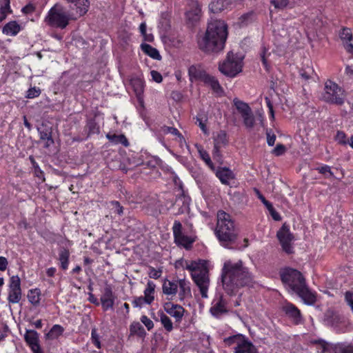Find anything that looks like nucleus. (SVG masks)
I'll return each mask as SVG.
<instances>
[{
  "label": "nucleus",
  "mask_w": 353,
  "mask_h": 353,
  "mask_svg": "<svg viewBox=\"0 0 353 353\" xmlns=\"http://www.w3.org/2000/svg\"><path fill=\"white\" fill-rule=\"evenodd\" d=\"M251 283L252 276L241 260L236 263L231 260L225 261L221 271V283L228 295H235L239 288Z\"/></svg>",
  "instance_id": "obj_1"
},
{
  "label": "nucleus",
  "mask_w": 353,
  "mask_h": 353,
  "mask_svg": "<svg viewBox=\"0 0 353 353\" xmlns=\"http://www.w3.org/2000/svg\"><path fill=\"white\" fill-rule=\"evenodd\" d=\"M227 37L228 30L225 22L213 20L208 23L204 36L199 39V48L207 53H217L223 49Z\"/></svg>",
  "instance_id": "obj_2"
},
{
  "label": "nucleus",
  "mask_w": 353,
  "mask_h": 353,
  "mask_svg": "<svg viewBox=\"0 0 353 353\" xmlns=\"http://www.w3.org/2000/svg\"><path fill=\"white\" fill-rule=\"evenodd\" d=\"M282 282L296 293L307 305H313L316 301V294L306 284L301 272L292 268H286L280 272Z\"/></svg>",
  "instance_id": "obj_3"
},
{
  "label": "nucleus",
  "mask_w": 353,
  "mask_h": 353,
  "mask_svg": "<svg viewBox=\"0 0 353 353\" xmlns=\"http://www.w3.org/2000/svg\"><path fill=\"white\" fill-rule=\"evenodd\" d=\"M215 234L221 244L225 248H230L237 239L238 231L235 228L233 221L230 214L219 211L217 213V223Z\"/></svg>",
  "instance_id": "obj_4"
},
{
  "label": "nucleus",
  "mask_w": 353,
  "mask_h": 353,
  "mask_svg": "<svg viewBox=\"0 0 353 353\" xmlns=\"http://www.w3.org/2000/svg\"><path fill=\"white\" fill-rule=\"evenodd\" d=\"M70 20V15L59 3H56L50 9L44 19V21L48 26L61 29H64L69 24Z\"/></svg>",
  "instance_id": "obj_5"
},
{
  "label": "nucleus",
  "mask_w": 353,
  "mask_h": 353,
  "mask_svg": "<svg viewBox=\"0 0 353 353\" xmlns=\"http://www.w3.org/2000/svg\"><path fill=\"white\" fill-rule=\"evenodd\" d=\"M243 59L242 56L229 52L225 60L219 64V71L227 77H236L242 71Z\"/></svg>",
  "instance_id": "obj_6"
},
{
  "label": "nucleus",
  "mask_w": 353,
  "mask_h": 353,
  "mask_svg": "<svg viewBox=\"0 0 353 353\" xmlns=\"http://www.w3.org/2000/svg\"><path fill=\"white\" fill-rule=\"evenodd\" d=\"M323 98L327 103L341 105L344 103L345 94L336 83L327 80L325 83Z\"/></svg>",
  "instance_id": "obj_7"
},
{
  "label": "nucleus",
  "mask_w": 353,
  "mask_h": 353,
  "mask_svg": "<svg viewBox=\"0 0 353 353\" xmlns=\"http://www.w3.org/2000/svg\"><path fill=\"white\" fill-rule=\"evenodd\" d=\"M228 344H236L234 353H259L254 344L243 335L239 334L228 338L225 340Z\"/></svg>",
  "instance_id": "obj_8"
},
{
  "label": "nucleus",
  "mask_w": 353,
  "mask_h": 353,
  "mask_svg": "<svg viewBox=\"0 0 353 353\" xmlns=\"http://www.w3.org/2000/svg\"><path fill=\"white\" fill-rule=\"evenodd\" d=\"M192 279L199 288L202 298H208L210 286L209 272L207 268H201V271H196L191 274Z\"/></svg>",
  "instance_id": "obj_9"
},
{
  "label": "nucleus",
  "mask_w": 353,
  "mask_h": 353,
  "mask_svg": "<svg viewBox=\"0 0 353 353\" xmlns=\"http://www.w3.org/2000/svg\"><path fill=\"white\" fill-rule=\"evenodd\" d=\"M233 103L239 114H241L246 128H252L254 125L255 119L249 105L237 98L234 99Z\"/></svg>",
  "instance_id": "obj_10"
},
{
  "label": "nucleus",
  "mask_w": 353,
  "mask_h": 353,
  "mask_svg": "<svg viewBox=\"0 0 353 353\" xmlns=\"http://www.w3.org/2000/svg\"><path fill=\"white\" fill-rule=\"evenodd\" d=\"M276 236L279 240L283 251L288 254L292 253L293 248L292 246V241L294 239V236L290 232L288 227L284 224L277 232Z\"/></svg>",
  "instance_id": "obj_11"
},
{
  "label": "nucleus",
  "mask_w": 353,
  "mask_h": 353,
  "mask_svg": "<svg viewBox=\"0 0 353 353\" xmlns=\"http://www.w3.org/2000/svg\"><path fill=\"white\" fill-rule=\"evenodd\" d=\"M21 299V280L18 276L10 279L8 300L10 303H18Z\"/></svg>",
  "instance_id": "obj_12"
},
{
  "label": "nucleus",
  "mask_w": 353,
  "mask_h": 353,
  "mask_svg": "<svg viewBox=\"0 0 353 353\" xmlns=\"http://www.w3.org/2000/svg\"><path fill=\"white\" fill-rule=\"evenodd\" d=\"M182 224L179 221H175L172 228L174 241L177 245L188 249L194 241L182 233Z\"/></svg>",
  "instance_id": "obj_13"
},
{
  "label": "nucleus",
  "mask_w": 353,
  "mask_h": 353,
  "mask_svg": "<svg viewBox=\"0 0 353 353\" xmlns=\"http://www.w3.org/2000/svg\"><path fill=\"white\" fill-rule=\"evenodd\" d=\"M210 312L216 318H219L222 315L228 313L229 310L227 308V301L223 298V294H219V296L213 300Z\"/></svg>",
  "instance_id": "obj_14"
},
{
  "label": "nucleus",
  "mask_w": 353,
  "mask_h": 353,
  "mask_svg": "<svg viewBox=\"0 0 353 353\" xmlns=\"http://www.w3.org/2000/svg\"><path fill=\"white\" fill-rule=\"evenodd\" d=\"M24 339L33 353H43L39 344V334L35 330H26Z\"/></svg>",
  "instance_id": "obj_15"
},
{
  "label": "nucleus",
  "mask_w": 353,
  "mask_h": 353,
  "mask_svg": "<svg viewBox=\"0 0 353 353\" xmlns=\"http://www.w3.org/2000/svg\"><path fill=\"white\" fill-rule=\"evenodd\" d=\"M100 300L103 310H108L113 307L114 296L110 285H106L104 288L103 292Z\"/></svg>",
  "instance_id": "obj_16"
},
{
  "label": "nucleus",
  "mask_w": 353,
  "mask_h": 353,
  "mask_svg": "<svg viewBox=\"0 0 353 353\" xmlns=\"http://www.w3.org/2000/svg\"><path fill=\"white\" fill-rule=\"evenodd\" d=\"M189 9L186 11L185 15L187 19L192 23L199 20L201 9L198 1L191 0L188 4Z\"/></svg>",
  "instance_id": "obj_17"
},
{
  "label": "nucleus",
  "mask_w": 353,
  "mask_h": 353,
  "mask_svg": "<svg viewBox=\"0 0 353 353\" xmlns=\"http://www.w3.org/2000/svg\"><path fill=\"white\" fill-rule=\"evenodd\" d=\"M283 310L292 319L294 323L299 324L302 321L300 310L292 303H286L283 306Z\"/></svg>",
  "instance_id": "obj_18"
},
{
  "label": "nucleus",
  "mask_w": 353,
  "mask_h": 353,
  "mask_svg": "<svg viewBox=\"0 0 353 353\" xmlns=\"http://www.w3.org/2000/svg\"><path fill=\"white\" fill-rule=\"evenodd\" d=\"M163 307L168 314L176 319V321H181L185 311L182 306L168 302L164 304Z\"/></svg>",
  "instance_id": "obj_19"
},
{
  "label": "nucleus",
  "mask_w": 353,
  "mask_h": 353,
  "mask_svg": "<svg viewBox=\"0 0 353 353\" xmlns=\"http://www.w3.org/2000/svg\"><path fill=\"white\" fill-rule=\"evenodd\" d=\"M130 85L137 96L139 103L143 107V94L144 91L143 81L139 77H134L130 79Z\"/></svg>",
  "instance_id": "obj_20"
},
{
  "label": "nucleus",
  "mask_w": 353,
  "mask_h": 353,
  "mask_svg": "<svg viewBox=\"0 0 353 353\" xmlns=\"http://www.w3.org/2000/svg\"><path fill=\"white\" fill-rule=\"evenodd\" d=\"M216 175L221 182L225 185H230V181L235 178L233 172L225 167L219 168L216 172Z\"/></svg>",
  "instance_id": "obj_21"
},
{
  "label": "nucleus",
  "mask_w": 353,
  "mask_h": 353,
  "mask_svg": "<svg viewBox=\"0 0 353 353\" xmlns=\"http://www.w3.org/2000/svg\"><path fill=\"white\" fill-rule=\"evenodd\" d=\"M188 74L191 81L199 80L203 81L208 75L200 65H191L188 69Z\"/></svg>",
  "instance_id": "obj_22"
},
{
  "label": "nucleus",
  "mask_w": 353,
  "mask_h": 353,
  "mask_svg": "<svg viewBox=\"0 0 353 353\" xmlns=\"http://www.w3.org/2000/svg\"><path fill=\"white\" fill-rule=\"evenodd\" d=\"M205 85L210 87L214 93L221 96L223 94V90L218 80L214 77L208 74L205 77L203 81Z\"/></svg>",
  "instance_id": "obj_23"
},
{
  "label": "nucleus",
  "mask_w": 353,
  "mask_h": 353,
  "mask_svg": "<svg viewBox=\"0 0 353 353\" xmlns=\"http://www.w3.org/2000/svg\"><path fill=\"white\" fill-rule=\"evenodd\" d=\"M38 131L39 133L40 139L46 141V143L44 145L45 148H49L54 144V142L52 136V132L51 128L46 127L43 129L38 128Z\"/></svg>",
  "instance_id": "obj_24"
},
{
  "label": "nucleus",
  "mask_w": 353,
  "mask_h": 353,
  "mask_svg": "<svg viewBox=\"0 0 353 353\" xmlns=\"http://www.w3.org/2000/svg\"><path fill=\"white\" fill-rule=\"evenodd\" d=\"M299 74L302 79L305 81L310 80L315 81L317 75L312 65H306L299 70Z\"/></svg>",
  "instance_id": "obj_25"
},
{
  "label": "nucleus",
  "mask_w": 353,
  "mask_h": 353,
  "mask_svg": "<svg viewBox=\"0 0 353 353\" xmlns=\"http://www.w3.org/2000/svg\"><path fill=\"white\" fill-rule=\"evenodd\" d=\"M21 29L20 25L16 21H12L3 26L2 32L6 35L15 36L20 32Z\"/></svg>",
  "instance_id": "obj_26"
},
{
  "label": "nucleus",
  "mask_w": 353,
  "mask_h": 353,
  "mask_svg": "<svg viewBox=\"0 0 353 353\" xmlns=\"http://www.w3.org/2000/svg\"><path fill=\"white\" fill-rule=\"evenodd\" d=\"M163 294L174 296L178 292V284L177 281H171L170 280H165L163 284Z\"/></svg>",
  "instance_id": "obj_27"
},
{
  "label": "nucleus",
  "mask_w": 353,
  "mask_h": 353,
  "mask_svg": "<svg viewBox=\"0 0 353 353\" xmlns=\"http://www.w3.org/2000/svg\"><path fill=\"white\" fill-rule=\"evenodd\" d=\"M178 287L179 288V298L181 300L184 299L186 296L191 295V290L190 283L185 279L177 281Z\"/></svg>",
  "instance_id": "obj_28"
},
{
  "label": "nucleus",
  "mask_w": 353,
  "mask_h": 353,
  "mask_svg": "<svg viewBox=\"0 0 353 353\" xmlns=\"http://www.w3.org/2000/svg\"><path fill=\"white\" fill-rule=\"evenodd\" d=\"M230 4L228 0H214L209 5V8L211 12L218 13L225 10Z\"/></svg>",
  "instance_id": "obj_29"
},
{
  "label": "nucleus",
  "mask_w": 353,
  "mask_h": 353,
  "mask_svg": "<svg viewBox=\"0 0 353 353\" xmlns=\"http://www.w3.org/2000/svg\"><path fill=\"white\" fill-rule=\"evenodd\" d=\"M333 353H353V344L338 343L332 347Z\"/></svg>",
  "instance_id": "obj_30"
},
{
  "label": "nucleus",
  "mask_w": 353,
  "mask_h": 353,
  "mask_svg": "<svg viewBox=\"0 0 353 353\" xmlns=\"http://www.w3.org/2000/svg\"><path fill=\"white\" fill-rule=\"evenodd\" d=\"M141 48L145 54H146L151 58L156 60L161 59V56L160 55L157 49L153 48L152 46L147 43H142L141 45Z\"/></svg>",
  "instance_id": "obj_31"
},
{
  "label": "nucleus",
  "mask_w": 353,
  "mask_h": 353,
  "mask_svg": "<svg viewBox=\"0 0 353 353\" xmlns=\"http://www.w3.org/2000/svg\"><path fill=\"white\" fill-rule=\"evenodd\" d=\"M213 139L214 145H215L216 147H224L228 143L227 133L223 130L217 132L214 135Z\"/></svg>",
  "instance_id": "obj_32"
},
{
  "label": "nucleus",
  "mask_w": 353,
  "mask_h": 353,
  "mask_svg": "<svg viewBox=\"0 0 353 353\" xmlns=\"http://www.w3.org/2000/svg\"><path fill=\"white\" fill-rule=\"evenodd\" d=\"M106 138L110 142L114 144L121 143L125 147L129 145V142L124 134H115L108 133L106 134Z\"/></svg>",
  "instance_id": "obj_33"
},
{
  "label": "nucleus",
  "mask_w": 353,
  "mask_h": 353,
  "mask_svg": "<svg viewBox=\"0 0 353 353\" xmlns=\"http://www.w3.org/2000/svg\"><path fill=\"white\" fill-rule=\"evenodd\" d=\"M41 292L39 289L30 290L28 294V301L34 306H37L40 303Z\"/></svg>",
  "instance_id": "obj_34"
},
{
  "label": "nucleus",
  "mask_w": 353,
  "mask_h": 353,
  "mask_svg": "<svg viewBox=\"0 0 353 353\" xmlns=\"http://www.w3.org/2000/svg\"><path fill=\"white\" fill-rule=\"evenodd\" d=\"M130 331L131 334H137L141 337L145 334L143 327L139 322H133L130 325Z\"/></svg>",
  "instance_id": "obj_35"
},
{
  "label": "nucleus",
  "mask_w": 353,
  "mask_h": 353,
  "mask_svg": "<svg viewBox=\"0 0 353 353\" xmlns=\"http://www.w3.org/2000/svg\"><path fill=\"white\" fill-rule=\"evenodd\" d=\"M70 253L68 250L62 249L59 252V260L61 263V267L63 270H66L68 266V259Z\"/></svg>",
  "instance_id": "obj_36"
},
{
  "label": "nucleus",
  "mask_w": 353,
  "mask_h": 353,
  "mask_svg": "<svg viewBox=\"0 0 353 353\" xmlns=\"http://www.w3.org/2000/svg\"><path fill=\"white\" fill-rule=\"evenodd\" d=\"M10 1H5L3 5L0 7V23L2 22L7 17L8 14L12 13V10L10 8Z\"/></svg>",
  "instance_id": "obj_37"
},
{
  "label": "nucleus",
  "mask_w": 353,
  "mask_h": 353,
  "mask_svg": "<svg viewBox=\"0 0 353 353\" xmlns=\"http://www.w3.org/2000/svg\"><path fill=\"white\" fill-rule=\"evenodd\" d=\"M63 328L59 325H54L47 334V336L50 339H56L61 335L63 332Z\"/></svg>",
  "instance_id": "obj_38"
},
{
  "label": "nucleus",
  "mask_w": 353,
  "mask_h": 353,
  "mask_svg": "<svg viewBox=\"0 0 353 353\" xmlns=\"http://www.w3.org/2000/svg\"><path fill=\"white\" fill-rule=\"evenodd\" d=\"M154 300V297H145V296H139L136 298L132 304L134 307H141L144 303L150 304Z\"/></svg>",
  "instance_id": "obj_39"
},
{
  "label": "nucleus",
  "mask_w": 353,
  "mask_h": 353,
  "mask_svg": "<svg viewBox=\"0 0 353 353\" xmlns=\"http://www.w3.org/2000/svg\"><path fill=\"white\" fill-rule=\"evenodd\" d=\"M160 320L164 328L168 332H170L172 330L173 325L170 319L163 312L161 313L160 314Z\"/></svg>",
  "instance_id": "obj_40"
},
{
  "label": "nucleus",
  "mask_w": 353,
  "mask_h": 353,
  "mask_svg": "<svg viewBox=\"0 0 353 353\" xmlns=\"http://www.w3.org/2000/svg\"><path fill=\"white\" fill-rule=\"evenodd\" d=\"M340 38L346 43L353 39L352 31L350 28H343L340 32Z\"/></svg>",
  "instance_id": "obj_41"
},
{
  "label": "nucleus",
  "mask_w": 353,
  "mask_h": 353,
  "mask_svg": "<svg viewBox=\"0 0 353 353\" xmlns=\"http://www.w3.org/2000/svg\"><path fill=\"white\" fill-rule=\"evenodd\" d=\"M336 141L341 145H347L349 141L347 140V137L343 131H338L335 137Z\"/></svg>",
  "instance_id": "obj_42"
},
{
  "label": "nucleus",
  "mask_w": 353,
  "mask_h": 353,
  "mask_svg": "<svg viewBox=\"0 0 353 353\" xmlns=\"http://www.w3.org/2000/svg\"><path fill=\"white\" fill-rule=\"evenodd\" d=\"M199 152L201 159L205 162V163L208 166H210L211 168L213 169L214 168L213 163L211 161L209 154L203 150H199Z\"/></svg>",
  "instance_id": "obj_43"
},
{
  "label": "nucleus",
  "mask_w": 353,
  "mask_h": 353,
  "mask_svg": "<svg viewBox=\"0 0 353 353\" xmlns=\"http://www.w3.org/2000/svg\"><path fill=\"white\" fill-rule=\"evenodd\" d=\"M155 285L152 281H148L147 283V288H145L144 291V294L145 297H154L152 294L154 292Z\"/></svg>",
  "instance_id": "obj_44"
},
{
  "label": "nucleus",
  "mask_w": 353,
  "mask_h": 353,
  "mask_svg": "<svg viewBox=\"0 0 353 353\" xmlns=\"http://www.w3.org/2000/svg\"><path fill=\"white\" fill-rule=\"evenodd\" d=\"M288 3V0H271V3L278 9L285 8Z\"/></svg>",
  "instance_id": "obj_45"
},
{
  "label": "nucleus",
  "mask_w": 353,
  "mask_h": 353,
  "mask_svg": "<svg viewBox=\"0 0 353 353\" xmlns=\"http://www.w3.org/2000/svg\"><path fill=\"white\" fill-rule=\"evenodd\" d=\"M91 336L92 343L97 347V348H101V342L96 328H93L92 330Z\"/></svg>",
  "instance_id": "obj_46"
},
{
  "label": "nucleus",
  "mask_w": 353,
  "mask_h": 353,
  "mask_svg": "<svg viewBox=\"0 0 353 353\" xmlns=\"http://www.w3.org/2000/svg\"><path fill=\"white\" fill-rule=\"evenodd\" d=\"M41 94V90L35 87L30 88L26 94V97L28 99H33L38 97Z\"/></svg>",
  "instance_id": "obj_47"
},
{
  "label": "nucleus",
  "mask_w": 353,
  "mask_h": 353,
  "mask_svg": "<svg viewBox=\"0 0 353 353\" xmlns=\"http://www.w3.org/2000/svg\"><path fill=\"white\" fill-rule=\"evenodd\" d=\"M267 143L270 146L274 145L276 141V135L272 133V130H266Z\"/></svg>",
  "instance_id": "obj_48"
},
{
  "label": "nucleus",
  "mask_w": 353,
  "mask_h": 353,
  "mask_svg": "<svg viewBox=\"0 0 353 353\" xmlns=\"http://www.w3.org/2000/svg\"><path fill=\"white\" fill-rule=\"evenodd\" d=\"M285 150H286V149H285V145H283V144H278L274 148V150H272V153L273 154H274L275 156L278 157V156H281L283 154H284Z\"/></svg>",
  "instance_id": "obj_49"
},
{
  "label": "nucleus",
  "mask_w": 353,
  "mask_h": 353,
  "mask_svg": "<svg viewBox=\"0 0 353 353\" xmlns=\"http://www.w3.org/2000/svg\"><path fill=\"white\" fill-rule=\"evenodd\" d=\"M317 170L321 174H325L327 177L328 176H334V174L331 171L330 167L328 165H324L320 168H318Z\"/></svg>",
  "instance_id": "obj_50"
},
{
  "label": "nucleus",
  "mask_w": 353,
  "mask_h": 353,
  "mask_svg": "<svg viewBox=\"0 0 353 353\" xmlns=\"http://www.w3.org/2000/svg\"><path fill=\"white\" fill-rule=\"evenodd\" d=\"M148 275L150 278L155 279H159L161 275V270H156L155 268H154L153 267H150Z\"/></svg>",
  "instance_id": "obj_51"
},
{
  "label": "nucleus",
  "mask_w": 353,
  "mask_h": 353,
  "mask_svg": "<svg viewBox=\"0 0 353 353\" xmlns=\"http://www.w3.org/2000/svg\"><path fill=\"white\" fill-rule=\"evenodd\" d=\"M141 321L145 325L148 330H150L154 327V323L152 321H151L146 316L143 315L141 318Z\"/></svg>",
  "instance_id": "obj_52"
},
{
  "label": "nucleus",
  "mask_w": 353,
  "mask_h": 353,
  "mask_svg": "<svg viewBox=\"0 0 353 353\" xmlns=\"http://www.w3.org/2000/svg\"><path fill=\"white\" fill-rule=\"evenodd\" d=\"M163 131L164 133H170V134L176 135L178 137L181 136V134L179 133V130L176 128H173V127L165 126L163 128Z\"/></svg>",
  "instance_id": "obj_53"
},
{
  "label": "nucleus",
  "mask_w": 353,
  "mask_h": 353,
  "mask_svg": "<svg viewBox=\"0 0 353 353\" xmlns=\"http://www.w3.org/2000/svg\"><path fill=\"white\" fill-rule=\"evenodd\" d=\"M152 80L157 83H161L163 80L162 75L156 70H152L150 72Z\"/></svg>",
  "instance_id": "obj_54"
},
{
  "label": "nucleus",
  "mask_w": 353,
  "mask_h": 353,
  "mask_svg": "<svg viewBox=\"0 0 353 353\" xmlns=\"http://www.w3.org/2000/svg\"><path fill=\"white\" fill-rule=\"evenodd\" d=\"M34 10L35 7L34 6V5L32 3H28L22 8L21 11L23 13L27 14L33 12Z\"/></svg>",
  "instance_id": "obj_55"
},
{
  "label": "nucleus",
  "mask_w": 353,
  "mask_h": 353,
  "mask_svg": "<svg viewBox=\"0 0 353 353\" xmlns=\"http://www.w3.org/2000/svg\"><path fill=\"white\" fill-rule=\"evenodd\" d=\"M266 52H267L266 48L265 47H263L262 49V52L260 54V56H261V59L263 65L265 67V68L267 70H268V65L267 59L265 57Z\"/></svg>",
  "instance_id": "obj_56"
},
{
  "label": "nucleus",
  "mask_w": 353,
  "mask_h": 353,
  "mask_svg": "<svg viewBox=\"0 0 353 353\" xmlns=\"http://www.w3.org/2000/svg\"><path fill=\"white\" fill-rule=\"evenodd\" d=\"M8 262L4 256H0V270L4 271L6 270Z\"/></svg>",
  "instance_id": "obj_57"
},
{
  "label": "nucleus",
  "mask_w": 353,
  "mask_h": 353,
  "mask_svg": "<svg viewBox=\"0 0 353 353\" xmlns=\"http://www.w3.org/2000/svg\"><path fill=\"white\" fill-rule=\"evenodd\" d=\"M111 203L115 208V212L119 215L123 214V207L120 205L118 201H112Z\"/></svg>",
  "instance_id": "obj_58"
},
{
  "label": "nucleus",
  "mask_w": 353,
  "mask_h": 353,
  "mask_svg": "<svg viewBox=\"0 0 353 353\" xmlns=\"http://www.w3.org/2000/svg\"><path fill=\"white\" fill-rule=\"evenodd\" d=\"M345 299L349 305H353V293L351 292H346Z\"/></svg>",
  "instance_id": "obj_59"
},
{
  "label": "nucleus",
  "mask_w": 353,
  "mask_h": 353,
  "mask_svg": "<svg viewBox=\"0 0 353 353\" xmlns=\"http://www.w3.org/2000/svg\"><path fill=\"white\" fill-rule=\"evenodd\" d=\"M186 269L191 271V274L196 271H201V268L197 267L194 263H192L190 265H187Z\"/></svg>",
  "instance_id": "obj_60"
},
{
  "label": "nucleus",
  "mask_w": 353,
  "mask_h": 353,
  "mask_svg": "<svg viewBox=\"0 0 353 353\" xmlns=\"http://www.w3.org/2000/svg\"><path fill=\"white\" fill-rule=\"evenodd\" d=\"M344 47L348 52L353 54V39L344 43Z\"/></svg>",
  "instance_id": "obj_61"
},
{
  "label": "nucleus",
  "mask_w": 353,
  "mask_h": 353,
  "mask_svg": "<svg viewBox=\"0 0 353 353\" xmlns=\"http://www.w3.org/2000/svg\"><path fill=\"white\" fill-rule=\"evenodd\" d=\"M222 147H216L215 145H214V149H213V157L214 159H219L220 157H221V152H220V149Z\"/></svg>",
  "instance_id": "obj_62"
},
{
  "label": "nucleus",
  "mask_w": 353,
  "mask_h": 353,
  "mask_svg": "<svg viewBox=\"0 0 353 353\" xmlns=\"http://www.w3.org/2000/svg\"><path fill=\"white\" fill-rule=\"evenodd\" d=\"M197 121L199 122V125L201 128V130L205 133L207 134V128L204 123L203 122L201 119H199V117L196 118Z\"/></svg>",
  "instance_id": "obj_63"
},
{
  "label": "nucleus",
  "mask_w": 353,
  "mask_h": 353,
  "mask_svg": "<svg viewBox=\"0 0 353 353\" xmlns=\"http://www.w3.org/2000/svg\"><path fill=\"white\" fill-rule=\"evenodd\" d=\"M273 218L275 221H279L281 220V216L279 214L278 212H276L274 208H272V210L269 211Z\"/></svg>",
  "instance_id": "obj_64"
}]
</instances>
